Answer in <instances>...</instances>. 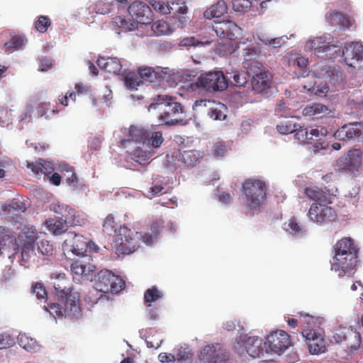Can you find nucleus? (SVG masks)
Wrapping results in <instances>:
<instances>
[{"label":"nucleus","instance_id":"f257e3e1","mask_svg":"<svg viewBox=\"0 0 363 363\" xmlns=\"http://www.w3.org/2000/svg\"><path fill=\"white\" fill-rule=\"evenodd\" d=\"M335 255L332 269L343 277L352 271L357 263L358 249L353 240L343 238L337 241L334 247Z\"/></svg>","mask_w":363,"mask_h":363},{"label":"nucleus","instance_id":"f03ea898","mask_svg":"<svg viewBox=\"0 0 363 363\" xmlns=\"http://www.w3.org/2000/svg\"><path fill=\"white\" fill-rule=\"evenodd\" d=\"M148 108L158 109L159 120L162 124L174 125L182 121L183 106L176 101L175 97L158 94L153 98V102L150 104Z\"/></svg>","mask_w":363,"mask_h":363},{"label":"nucleus","instance_id":"7ed1b4c3","mask_svg":"<svg viewBox=\"0 0 363 363\" xmlns=\"http://www.w3.org/2000/svg\"><path fill=\"white\" fill-rule=\"evenodd\" d=\"M306 318L308 326L303 329L301 334L306 340L309 352L313 354L324 352L326 342L323 337L322 326L325 323V319L322 317L315 316H307Z\"/></svg>","mask_w":363,"mask_h":363},{"label":"nucleus","instance_id":"20e7f679","mask_svg":"<svg viewBox=\"0 0 363 363\" xmlns=\"http://www.w3.org/2000/svg\"><path fill=\"white\" fill-rule=\"evenodd\" d=\"M242 188L245 195V203L248 209L256 210L265 201L267 184L264 182L248 179L242 183Z\"/></svg>","mask_w":363,"mask_h":363},{"label":"nucleus","instance_id":"39448f33","mask_svg":"<svg viewBox=\"0 0 363 363\" xmlns=\"http://www.w3.org/2000/svg\"><path fill=\"white\" fill-rule=\"evenodd\" d=\"M212 30L216 35L220 38L230 40L228 45H223L219 49L223 55L231 54L235 52L237 46L234 48V43L232 41L237 38V35L240 33V28L231 21H215Z\"/></svg>","mask_w":363,"mask_h":363},{"label":"nucleus","instance_id":"423d86ee","mask_svg":"<svg viewBox=\"0 0 363 363\" xmlns=\"http://www.w3.org/2000/svg\"><path fill=\"white\" fill-rule=\"evenodd\" d=\"M118 238L120 241L115 245L116 253L118 256L125 255L134 252L140 247L142 233L123 226L119 229Z\"/></svg>","mask_w":363,"mask_h":363},{"label":"nucleus","instance_id":"0eeeda50","mask_svg":"<svg viewBox=\"0 0 363 363\" xmlns=\"http://www.w3.org/2000/svg\"><path fill=\"white\" fill-rule=\"evenodd\" d=\"M196 85L207 91L214 92L226 89L228 83L223 72L214 71L201 74L198 77Z\"/></svg>","mask_w":363,"mask_h":363},{"label":"nucleus","instance_id":"6e6552de","mask_svg":"<svg viewBox=\"0 0 363 363\" xmlns=\"http://www.w3.org/2000/svg\"><path fill=\"white\" fill-rule=\"evenodd\" d=\"M289 335L284 330H279L272 332L264 342L266 354H283L291 345Z\"/></svg>","mask_w":363,"mask_h":363},{"label":"nucleus","instance_id":"1a4fd4ad","mask_svg":"<svg viewBox=\"0 0 363 363\" xmlns=\"http://www.w3.org/2000/svg\"><path fill=\"white\" fill-rule=\"evenodd\" d=\"M96 284V289L103 293H118L125 287V282L107 269L98 273Z\"/></svg>","mask_w":363,"mask_h":363},{"label":"nucleus","instance_id":"9d476101","mask_svg":"<svg viewBox=\"0 0 363 363\" xmlns=\"http://www.w3.org/2000/svg\"><path fill=\"white\" fill-rule=\"evenodd\" d=\"M294 138L301 143L311 144L315 148H324L322 143H318L328 134V130L324 127L317 128H303L298 124L297 128L294 130Z\"/></svg>","mask_w":363,"mask_h":363},{"label":"nucleus","instance_id":"9b49d317","mask_svg":"<svg viewBox=\"0 0 363 363\" xmlns=\"http://www.w3.org/2000/svg\"><path fill=\"white\" fill-rule=\"evenodd\" d=\"M328 203H313L308 213L311 220L318 223L333 222L336 220L337 215L334 208L329 206Z\"/></svg>","mask_w":363,"mask_h":363},{"label":"nucleus","instance_id":"f8f14e48","mask_svg":"<svg viewBox=\"0 0 363 363\" xmlns=\"http://www.w3.org/2000/svg\"><path fill=\"white\" fill-rule=\"evenodd\" d=\"M314 75L324 79L328 83L336 85L343 82L344 73L339 66H331L325 63H318L313 67Z\"/></svg>","mask_w":363,"mask_h":363},{"label":"nucleus","instance_id":"ddd939ff","mask_svg":"<svg viewBox=\"0 0 363 363\" xmlns=\"http://www.w3.org/2000/svg\"><path fill=\"white\" fill-rule=\"evenodd\" d=\"M128 11L137 24L147 25L152 21L150 7L142 1H135L128 6Z\"/></svg>","mask_w":363,"mask_h":363},{"label":"nucleus","instance_id":"4468645a","mask_svg":"<svg viewBox=\"0 0 363 363\" xmlns=\"http://www.w3.org/2000/svg\"><path fill=\"white\" fill-rule=\"evenodd\" d=\"M334 137L342 141L363 138V124L359 122L345 124L336 130Z\"/></svg>","mask_w":363,"mask_h":363},{"label":"nucleus","instance_id":"2eb2a0df","mask_svg":"<svg viewBox=\"0 0 363 363\" xmlns=\"http://www.w3.org/2000/svg\"><path fill=\"white\" fill-rule=\"evenodd\" d=\"M342 55L347 65L355 67L356 64L363 59V46L359 43H348L342 50Z\"/></svg>","mask_w":363,"mask_h":363},{"label":"nucleus","instance_id":"dca6fc26","mask_svg":"<svg viewBox=\"0 0 363 363\" xmlns=\"http://www.w3.org/2000/svg\"><path fill=\"white\" fill-rule=\"evenodd\" d=\"M50 279L52 280V284L55 289L57 296L63 299L66 296L71 293V284L69 279L65 273H51Z\"/></svg>","mask_w":363,"mask_h":363},{"label":"nucleus","instance_id":"f3484780","mask_svg":"<svg viewBox=\"0 0 363 363\" xmlns=\"http://www.w3.org/2000/svg\"><path fill=\"white\" fill-rule=\"evenodd\" d=\"M304 194L307 198L315 203H333L336 199V194L330 193L326 188L321 189L317 186L306 187Z\"/></svg>","mask_w":363,"mask_h":363},{"label":"nucleus","instance_id":"a211bd4d","mask_svg":"<svg viewBox=\"0 0 363 363\" xmlns=\"http://www.w3.org/2000/svg\"><path fill=\"white\" fill-rule=\"evenodd\" d=\"M63 311L65 317L79 318L82 315L78 296L70 294L62 299Z\"/></svg>","mask_w":363,"mask_h":363},{"label":"nucleus","instance_id":"6ab92c4d","mask_svg":"<svg viewBox=\"0 0 363 363\" xmlns=\"http://www.w3.org/2000/svg\"><path fill=\"white\" fill-rule=\"evenodd\" d=\"M50 211L58 215L57 218H62V220L70 225H74L76 220V211L66 203H53L50 206Z\"/></svg>","mask_w":363,"mask_h":363},{"label":"nucleus","instance_id":"aec40b11","mask_svg":"<svg viewBox=\"0 0 363 363\" xmlns=\"http://www.w3.org/2000/svg\"><path fill=\"white\" fill-rule=\"evenodd\" d=\"M342 168L348 172L358 171L362 164V152L359 150H350L346 156L340 159Z\"/></svg>","mask_w":363,"mask_h":363},{"label":"nucleus","instance_id":"412c9836","mask_svg":"<svg viewBox=\"0 0 363 363\" xmlns=\"http://www.w3.org/2000/svg\"><path fill=\"white\" fill-rule=\"evenodd\" d=\"M199 359L207 363H216L218 361H223L228 359L227 352H222V357L217 352L213 345H206L200 352Z\"/></svg>","mask_w":363,"mask_h":363},{"label":"nucleus","instance_id":"4be33fe9","mask_svg":"<svg viewBox=\"0 0 363 363\" xmlns=\"http://www.w3.org/2000/svg\"><path fill=\"white\" fill-rule=\"evenodd\" d=\"M22 237L21 243V256L25 262H28L30 255L33 253L35 248V243L37 240V233L31 231L30 235L24 233Z\"/></svg>","mask_w":363,"mask_h":363},{"label":"nucleus","instance_id":"5701e85b","mask_svg":"<svg viewBox=\"0 0 363 363\" xmlns=\"http://www.w3.org/2000/svg\"><path fill=\"white\" fill-rule=\"evenodd\" d=\"M272 77L267 72L257 74L252 77L251 84L252 90L256 93H261L271 86Z\"/></svg>","mask_w":363,"mask_h":363},{"label":"nucleus","instance_id":"b1692460","mask_svg":"<svg viewBox=\"0 0 363 363\" xmlns=\"http://www.w3.org/2000/svg\"><path fill=\"white\" fill-rule=\"evenodd\" d=\"M98 66L104 71L114 74H119L122 69V65L117 57H100L97 60Z\"/></svg>","mask_w":363,"mask_h":363},{"label":"nucleus","instance_id":"393cba45","mask_svg":"<svg viewBox=\"0 0 363 363\" xmlns=\"http://www.w3.org/2000/svg\"><path fill=\"white\" fill-rule=\"evenodd\" d=\"M255 343H258V337L240 334L236 337L233 344V350L238 354H242L248 350L249 347Z\"/></svg>","mask_w":363,"mask_h":363},{"label":"nucleus","instance_id":"a878e982","mask_svg":"<svg viewBox=\"0 0 363 363\" xmlns=\"http://www.w3.org/2000/svg\"><path fill=\"white\" fill-rule=\"evenodd\" d=\"M331 113L330 109L325 105L318 103H313L306 106L302 113L305 116H313L316 118H323Z\"/></svg>","mask_w":363,"mask_h":363},{"label":"nucleus","instance_id":"bb28decb","mask_svg":"<svg viewBox=\"0 0 363 363\" xmlns=\"http://www.w3.org/2000/svg\"><path fill=\"white\" fill-rule=\"evenodd\" d=\"M201 157V152L196 150H182L179 152L178 160L187 167L191 168L199 162Z\"/></svg>","mask_w":363,"mask_h":363},{"label":"nucleus","instance_id":"cd10ccee","mask_svg":"<svg viewBox=\"0 0 363 363\" xmlns=\"http://www.w3.org/2000/svg\"><path fill=\"white\" fill-rule=\"evenodd\" d=\"M62 218H52L45 220V224L48 230L54 235H61L68 229L67 222L62 220Z\"/></svg>","mask_w":363,"mask_h":363},{"label":"nucleus","instance_id":"c85d7f7f","mask_svg":"<svg viewBox=\"0 0 363 363\" xmlns=\"http://www.w3.org/2000/svg\"><path fill=\"white\" fill-rule=\"evenodd\" d=\"M70 268L74 278H77V277H87L94 272L96 269L95 266L92 264H84L79 260L73 262Z\"/></svg>","mask_w":363,"mask_h":363},{"label":"nucleus","instance_id":"c756f323","mask_svg":"<svg viewBox=\"0 0 363 363\" xmlns=\"http://www.w3.org/2000/svg\"><path fill=\"white\" fill-rule=\"evenodd\" d=\"M227 11L228 6L226 3L223 0H220L206 10L203 13V16L207 19L218 18L227 13Z\"/></svg>","mask_w":363,"mask_h":363},{"label":"nucleus","instance_id":"7c9ffc66","mask_svg":"<svg viewBox=\"0 0 363 363\" xmlns=\"http://www.w3.org/2000/svg\"><path fill=\"white\" fill-rule=\"evenodd\" d=\"M150 136L147 130L139 125H131L129 128V140L145 143Z\"/></svg>","mask_w":363,"mask_h":363},{"label":"nucleus","instance_id":"2f4dec72","mask_svg":"<svg viewBox=\"0 0 363 363\" xmlns=\"http://www.w3.org/2000/svg\"><path fill=\"white\" fill-rule=\"evenodd\" d=\"M114 2H121L124 4L125 6L128 5L127 0H113L107 2L102 0L96 1L92 6V10L96 13L99 14H107L113 10Z\"/></svg>","mask_w":363,"mask_h":363},{"label":"nucleus","instance_id":"473e14b6","mask_svg":"<svg viewBox=\"0 0 363 363\" xmlns=\"http://www.w3.org/2000/svg\"><path fill=\"white\" fill-rule=\"evenodd\" d=\"M243 65L247 69L245 72L248 74L250 77L255 76L256 74H259L263 72H267L263 68L262 64L255 59L245 58Z\"/></svg>","mask_w":363,"mask_h":363},{"label":"nucleus","instance_id":"72a5a7b5","mask_svg":"<svg viewBox=\"0 0 363 363\" xmlns=\"http://www.w3.org/2000/svg\"><path fill=\"white\" fill-rule=\"evenodd\" d=\"M113 23L121 29L122 31H130L138 28V24L133 18L122 16H116Z\"/></svg>","mask_w":363,"mask_h":363},{"label":"nucleus","instance_id":"f704fd0d","mask_svg":"<svg viewBox=\"0 0 363 363\" xmlns=\"http://www.w3.org/2000/svg\"><path fill=\"white\" fill-rule=\"evenodd\" d=\"M87 242L82 235H75L70 250L77 256H84L86 252Z\"/></svg>","mask_w":363,"mask_h":363},{"label":"nucleus","instance_id":"c9c22d12","mask_svg":"<svg viewBox=\"0 0 363 363\" xmlns=\"http://www.w3.org/2000/svg\"><path fill=\"white\" fill-rule=\"evenodd\" d=\"M284 229L291 235L296 236L302 235L306 232V228L303 225L297 222L296 218H291L288 222L284 223Z\"/></svg>","mask_w":363,"mask_h":363},{"label":"nucleus","instance_id":"e433bc0d","mask_svg":"<svg viewBox=\"0 0 363 363\" xmlns=\"http://www.w3.org/2000/svg\"><path fill=\"white\" fill-rule=\"evenodd\" d=\"M344 344L350 351L357 350L361 343L360 335L355 331L349 332L345 336Z\"/></svg>","mask_w":363,"mask_h":363},{"label":"nucleus","instance_id":"4c0bfd02","mask_svg":"<svg viewBox=\"0 0 363 363\" xmlns=\"http://www.w3.org/2000/svg\"><path fill=\"white\" fill-rule=\"evenodd\" d=\"M162 293L158 290L157 286H154L147 289L144 294V302L147 307L152 306V303L155 302L162 297Z\"/></svg>","mask_w":363,"mask_h":363},{"label":"nucleus","instance_id":"58836bf2","mask_svg":"<svg viewBox=\"0 0 363 363\" xmlns=\"http://www.w3.org/2000/svg\"><path fill=\"white\" fill-rule=\"evenodd\" d=\"M227 107L223 104H216L214 106H209L208 116L213 120L223 121L226 118L225 111Z\"/></svg>","mask_w":363,"mask_h":363},{"label":"nucleus","instance_id":"ea45409f","mask_svg":"<svg viewBox=\"0 0 363 363\" xmlns=\"http://www.w3.org/2000/svg\"><path fill=\"white\" fill-rule=\"evenodd\" d=\"M17 340L21 347L29 352L35 350L38 347L36 340L28 337L26 333H20Z\"/></svg>","mask_w":363,"mask_h":363},{"label":"nucleus","instance_id":"a19ab883","mask_svg":"<svg viewBox=\"0 0 363 363\" xmlns=\"http://www.w3.org/2000/svg\"><path fill=\"white\" fill-rule=\"evenodd\" d=\"M151 28L155 35L157 36L168 35L172 32L169 24L163 20H158L154 22Z\"/></svg>","mask_w":363,"mask_h":363},{"label":"nucleus","instance_id":"79ce46f5","mask_svg":"<svg viewBox=\"0 0 363 363\" xmlns=\"http://www.w3.org/2000/svg\"><path fill=\"white\" fill-rule=\"evenodd\" d=\"M125 85L130 89H137L142 84V80L138 74L134 72H129L124 77Z\"/></svg>","mask_w":363,"mask_h":363},{"label":"nucleus","instance_id":"37998d69","mask_svg":"<svg viewBox=\"0 0 363 363\" xmlns=\"http://www.w3.org/2000/svg\"><path fill=\"white\" fill-rule=\"evenodd\" d=\"M230 78L233 79L231 83L233 86L241 87L244 86L247 84L250 77L248 76V74L244 71H235L233 73H230Z\"/></svg>","mask_w":363,"mask_h":363},{"label":"nucleus","instance_id":"c03bdc74","mask_svg":"<svg viewBox=\"0 0 363 363\" xmlns=\"http://www.w3.org/2000/svg\"><path fill=\"white\" fill-rule=\"evenodd\" d=\"M138 74L140 79L150 83L154 82L159 77V74L152 67H145L139 69Z\"/></svg>","mask_w":363,"mask_h":363},{"label":"nucleus","instance_id":"a18cd8bd","mask_svg":"<svg viewBox=\"0 0 363 363\" xmlns=\"http://www.w3.org/2000/svg\"><path fill=\"white\" fill-rule=\"evenodd\" d=\"M341 54L342 50L340 47L328 43L319 57L324 59H333Z\"/></svg>","mask_w":363,"mask_h":363},{"label":"nucleus","instance_id":"49530a36","mask_svg":"<svg viewBox=\"0 0 363 363\" xmlns=\"http://www.w3.org/2000/svg\"><path fill=\"white\" fill-rule=\"evenodd\" d=\"M250 357L253 358H261L263 357L265 352V348L264 347V342L262 343L258 340V343H255L248 347V350L245 352Z\"/></svg>","mask_w":363,"mask_h":363},{"label":"nucleus","instance_id":"de8ad7c7","mask_svg":"<svg viewBox=\"0 0 363 363\" xmlns=\"http://www.w3.org/2000/svg\"><path fill=\"white\" fill-rule=\"evenodd\" d=\"M297 127L298 123H294L292 121L287 120L281 121L277 125V130L281 134L287 135L294 133Z\"/></svg>","mask_w":363,"mask_h":363},{"label":"nucleus","instance_id":"09e8293b","mask_svg":"<svg viewBox=\"0 0 363 363\" xmlns=\"http://www.w3.org/2000/svg\"><path fill=\"white\" fill-rule=\"evenodd\" d=\"M327 43L323 40L322 37L316 38L307 43V46L309 49L314 50L315 54L318 57L322 54L325 47L327 45Z\"/></svg>","mask_w":363,"mask_h":363},{"label":"nucleus","instance_id":"8fccbe9b","mask_svg":"<svg viewBox=\"0 0 363 363\" xmlns=\"http://www.w3.org/2000/svg\"><path fill=\"white\" fill-rule=\"evenodd\" d=\"M228 151V147L224 141H218L215 143L211 148L213 156L217 159L223 157Z\"/></svg>","mask_w":363,"mask_h":363},{"label":"nucleus","instance_id":"3c124183","mask_svg":"<svg viewBox=\"0 0 363 363\" xmlns=\"http://www.w3.org/2000/svg\"><path fill=\"white\" fill-rule=\"evenodd\" d=\"M26 40L23 37L14 36L9 42L4 43L6 52H13L14 50L21 48L24 45Z\"/></svg>","mask_w":363,"mask_h":363},{"label":"nucleus","instance_id":"603ef678","mask_svg":"<svg viewBox=\"0 0 363 363\" xmlns=\"http://www.w3.org/2000/svg\"><path fill=\"white\" fill-rule=\"evenodd\" d=\"M260 41H262L264 45L272 46L273 48H280L286 43V40L288 39L286 36H281L274 38H269L265 37H259Z\"/></svg>","mask_w":363,"mask_h":363},{"label":"nucleus","instance_id":"864d4df0","mask_svg":"<svg viewBox=\"0 0 363 363\" xmlns=\"http://www.w3.org/2000/svg\"><path fill=\"white\" fill-rule=\"evenodd\" d=\"M308 63V59L301 55H291L289 60V65L290 66L297 67L301 69L306 68Z\"/></svg>","mask_w":363,"mask_h":363},{"label":"nucleus","instance_id":"5fc2aeb1","mask_svg":"<svg viewBox=\"0 0 363 363\" xmlns=\"http://www.w3.org/2000/svg\"><path fill=\"white\" fill-rule=\"evenodd\" d=\"M51 20L47 16H40L35 22V28L40 33H45L51 26Z\"/></svg>","mask_w":363,"mask_h":363},{"label":"nucleus","instance_id":"6e6d98bb","mask_svg":"<svg viewBox=\"0 0 363 363\" xmlns=\"http://www.w3.org/2000/svg\"><path fill=\"white\" fill-rule=\"evenodd\" d=\"M223 328L224 330L230 332L233 331L235 330H238V331L245 330V323H242L240 320H229L223 323Z\"/></svg>","mask_w":363,"mask_h":363},{"label":"nucleus","instance_id":"4d7b16f0","mask_svg":"<svg viewBox=\"0 0 363 363\" xmlns=\"http://www.w3.org/2000/svg\"><path fill=\"white\" fill-rule=\"evenodd\" d=\"M103 230L109 235L116 232V223L112 214L106 216L103 224Z\"/></svg>","mask_w":363,"mask_h":363},{"label":"nucleus","instance_id":"13d9d810","mask_svg":"<svg viewBox=\"0 0 363 363\" xmlns=\"http://www.w3.org/2000/svg\"><path fill=\"white\" fill-rule=\"evenodd\" d=\"M162 133L160 131H155L150 133V136L147 140L148 144L152 147L157 148L161 146L163 143Z\"/></svg>","mask_w":363,"mask_h":363},{"label":"nucleus","instance_id":"bf43d9fd","mask_svg":"<svg viewBox=\"0 0 363 363\" xmlns=\"http://www.w3.org/2000/svg\"><path fill=\"white\" fill-rule=\"evenodd\" d=\"M15 343L14 337L9 333H0V350L11 347L15 345Z\"/></svg>","mask_w":363,"mask_h":363},{"label":"nucleus","instance_id":"052dcab7","mask_svg":"<svg viewBox=\"0 0 363 363\" xmlns=\"http://www.w3.org/2000/svg\"><path fill=\"white\" fill-rule=\"evenodd\" d=\"M12 111L7 108L0 110V124L2 127H8L12 123Z\"/></svg>","mask_w":363,"mask_h":363},{"label":"nucleus","instance_id":"680f3d73","mask_svg":"<svg viewBox=\"0 0 363 363\" xmlns=\"http://www.w3.org/2000/svg\"><path fill=\"white\" fill-rule=\"evenodd\" d=\"M233 8L238 12H245L252 6L250 0H232Z\"/></svg>","mask_w":363,"mask_h":363},{"label":"nucleus","instance_id":"e2e57ef3","mask_svg":"<svg viewBox=\"0 0 363 363\" xmlns=\"http://www.w3.org/2000/svg\"><path fill=\"white\" fill-rule=\"evenodd\" d=\"M150 4L156 11L161 14H167L170 13L169 6L162 1L151 0Z\"/></svg>","mask_w":363,"mask_h":363},{"label":"nucleus","instance_id":"0e129e2a","mask_svg":"<svg viewBox=\"0 0 363 363\" xmlns=\"http://www.w3.org/2000/svg\"><path fill=\"white\" fill-rule=\"evenodd\" d=\"M164 189V186L163 182L161 180H155L152 182V186L149 188L148 192L151 194L152 196H155L162 194Z\"/></svg>","mask_w":363,"mask_h":363},{"label":"nucleus","instance_id":"69168bd1","mask_svg":"<svg viewBox=\"0 0 363 363\" xmlns=\"http://www.w3.org/2000/svg\"><path fill=\"white\" fill-rule=\"evenodd\" d=\"M341 13H342L341 12H339L335 10L330 11L326 15L327 21L331 26H333L340 25V18Z\"/></svg>","mask_w":363,"mask_h":363},{"label":"nucleus","instance_id":"338daca9","mask_svg":"<svg viewBox=\"0 0 363 363\" xmlns=\"http://www.w3.org/2000/svg\"><path fill=\"white\" fill-rule=\"evenodd\" d=\"M275 112L281 117L287 118L292 116V113L290 111V109L286 106V104L284 102H279L277 105Z\"/></svg>","mask_w":363,"mask_h":363},{"label":"nucleus","instance_id":"774afa93","mask_svg":"<svg viewBox=\"0 0 363 363\" xmlns=\"http://www.w3.org/2000/svg\"><path fill=\"white\" fill-rule=\"evenodd\" d=\"M38 250L40 252L45 255H52L53 247L48 241H41L38 243Z\"/></svg>","mask_w":363,"mask_h":363}]
</instances>
